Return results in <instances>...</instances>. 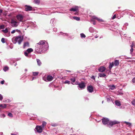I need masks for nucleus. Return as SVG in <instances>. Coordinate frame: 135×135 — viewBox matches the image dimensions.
Wrapping results in <instances>:
<instances>
[{
  "mask_svg": "<svg viewBox=\"0 0 135 135\" xmlns=\"http://www.w3.org/2000/svg\"><path fill=\"white\" fill-rule=\"evenodd\" d=\"M11 135H16V134H13L12 133H11Z\"/></svg>",
  "mask_w": 135,
  "mask_h": 135,
  "instance_id": "nucleus-63",
  "label": "nucleus"
},
{
  "mask_svg": "<svg viewBox=\"0 0 135 135\" xmlns=\"http://www.w3.org/2000/svg\"><path fill=\"white\" fill-rule=\"evenodd\" d=\"M7 104H0V107L2 109L5 108L6 107Z\"/></svg>",
  "mask_w": 135,
  "mask_h": 135,
  "instance_id": "nucleus-18",
  "label": "nucleus"
},
{
  "mask_svg": "<svg viewBox=\"0 0 135 135\" xmlns=\"http://www.w3.org/2000/svg\"><path fill=\"white\" fill-rule=\"evenodd\" d=\"M105 70V68L104 67H100L98 69V71L99 72H103Z\"/></svg>",
  "mask_w": 135,
  "mask_h": 135,
  "instance_id": "nucleus-13",
  "label": "nucleus"
},
{
  "mask_svg": "<svg viewBox=\"0 0 135 135\" xmlns=\"http://www.w3.org/2000/svg\"><path fill=\"white\" fill-rule=\"evenodd\" d=\"M2 31L5 33H6L8 32V30L7 28H6L5 30H2Z\"/></svg>",
  "mask_w": 135,
  "mask_h": 135,
  "instance_id": "nucleus-31",
  "label": "nucleus"
},
{
  "mask_svg": "<svg viewBox=\"0 0 135 135\" xmlns=\"http://www.w3.org/2000/svg\"><path fill=\"white\" fill-rule=\"evenodd\" d=\"M92 18L94 19L97 20V21L100 22H103V20L95 16H93L92 17Z\"/></svg>",
  "mask_w": 135,
  "mask_h": 135,
  "instance_id": "nucleus-12",
  "label": "nucleus"
},
{
  "mask_svg": "<svg viewBox=\"0 0 135 135\" xmlns=\"http://www.w3.org/2000/svg\"><path fill=\"white\" fill-rule=\"evenodd\" d=\"M116 15H114V16H113V17H112V19H114V18H115L116 17Z\"/></svg>",
  "mask_w": 135,
  "mask_h": 135,
  "instance_id": "nucleus-49",
  "label": "nucleus"
},
{
  "mask_svg": "<svg viewBox=\"0 0 135 135\" xmlns=\"http://www.w3.org/2000/svg\"><path fill=\"white\" fill-rule=\"evenodd\" d=\"M64 83L65 84H69L70 83V82L68 80H66L64 82Z\"/></svg>",
  "mask_w": 135,
  "mask_h": 135,
  "instance_id": "nucleus-37",
  "label": "nucleus"
},
{
  "mask_svg": "<svg viewBox=\"0 0 135 135\" xmlns=\"http://www.w3.org/2000/svg\"><path fill=\"white\" fill-rule=\"evenodd\" d=\"M48 47V43L45 40H41L36 44L35 50L36 52L41 54L42 52L46 51Z\"/></svg>",
  "mask_w": 135,
  "mask_h": 135,
  "instance_id": "nucleus-1",
  "label": "nucleus"
},
{
  "mask_svg": "<svg viewBox=\"0 0 135 135\" xmlns=\"http://www.w3.org/2000/svg\"><path fill=\"white\" fill-rule=\"evenodd\" d=\"M133 47H132L130 50V53L131 54H132L133 52Z\"/></svg>",
  "mask_w": 135,
  "mask_h": 135,
  "instance_id": "nucleus-41",
  "label": "nucleus"
},
{
  "mask_svg": "<svg viewBox=\"0 0 135 135\" xmlns=\"http://www.w3.org/2000/svg\"><path fill=\"white\" fill-rule=\"evenodd\" d=\"M80 36L82 38H85L86 37V36L85 35H84L83 33H81L80 34Z\"/></svg>",
  "mask_w": 135,
  "mask_h": 135,
  "instance_id": "nucleus-34",
  "label": "nucleus"
},
{
  "mask_svg": "<svg viewBox=\"0 0 135 135\" xmlns=\"http://www.w3.org/2000/svg\"><path fill=\"white\" fill-rule=\"evenodd\" d=\"M87 90L89 92L92 93L93 91V87L91 86H89L87 87Z\"/></svg>",
  "mask_w": 135,
  "mask_h": 135,
  "instance_id": "nucleus-11",
  "label": "nucleus"
},
{
  "mask_svg": "<svg viewBox=\"0 0 135 135\" xmlns=\"http://www.w3.org/2000/svg\"><path fill=\"white\" fill-rule=\"evenodd\" d=\"M53 31H54L55 32H56L57 31V28H53Z\"/></svg>",
  "mask_w": 135,
  "mask_h": 135,
  "instance_id": "nucleus-44",
  "label": "nucleus"
},
{
  "mask_svg": "<svg viewBox=\"0 0 135 135\" xmlns=\"http://www.w3.org/2000/svg\"><path fill=\"white\" fill-rule=\"evenodd\" d=\"M93 25H95L96 24V23L95 21H93Z\"/></svg>",
  "mask_w": 135,
  "mask_h": 135,
  "instance_id": "nucleus-52",
  "label": "nucleus"
},
{
  "mask_svg": "<svg viewBox=\"0 0 135 135\" xmlns=\"http://www.w3.org/2000/svg\"><path fill=\"white\" fill-rule=\"evenodd\" d=\"M53 79V77L51 75H48L47 77V81H51Z\"/></svg>",
  "mask_w": 135,
  "mask_h": 135,
  "instance_id": "nucleus-14",
  "label": "nucleus"
},
{
  "mask_svg": "<svg viewBox=\"0 0 135 135\" xmlns=\"http://www.w3.org/2000/svg\"><path fill=\"white\" fill-rule=\"evenodd\" d=\"M9 69V68L7 66H5L4 67L3 69L4 71H6Z\"/></svg>",
  "mask_w": 135,
  "mask_h": 135,
  "instance_id": "nucleus-33",
  "label": "nucleus"
},
{
  "mask_svg": "<svg viewBox=\"0 0 135 135\" xmlns=\"http://www.w3.org/2000/svg\"><path fill=\"white\" fill-rule=\"evenodd\" d=\"M42 79L45 81H47V78H46L45 77H43Z\"/></svg>",
  "mask_w": 135,
  "mask_h": 135,
  "instance_id": "nucleus-42",
  "label": "nucleus"
},
{
  "mask_svg": "<svg viewBox=\"0 0 135 135\" xmlns=\"http://www.w3.org/2000/svg\"><path fill=\"white\" fill-rule=\"evenodd\" d=\"M3 99V97L2 95L0 94V101L2 100Z\"/></svg>",
  "mask_w": 135,
  "mask_h": 135,
  "instance_id": "nucleus-40",
  "label": "nucleus"
},
{
  "mask_svg": "<svg viewBox=\"0 0 135 135\" xmlns=\"http://www.w3.org/2000/svg\"><path fill=\"white\" fill-rule=\"evenodd\" d=\"M23 17V16L21 14H19L16 16V18L20 22H22Z\"/></svg>",
  "mask_w": 135,
  "mask_h": 135,
  "instance_id": "nucleus-7",
  "label": "nucleus"
},
{
  "mask_svg": "<svg viewBox=\"0 0 135 135\" xmlns=\"http://www.w3.org/2000/svg\"><path fill=\"white\" fill-rule=\"evenodd\" d=\"M134 45L133 44V43L131 45V48L132 47H133V46Z\"/></svg>",
  "mask_w": 135,
  "mask_h": 135,
  "instance_id": "nucleus-55",
  "label": "nucleus"
},
{
  "mask_svg": "<svg viewBox=\"0 0 135 135\" xmlns=\"http://www.w3.org/2000/svg\"><path fill=\"white\" fill-rule=\"evenodd\" d=\"M69 10L70 11L73 12L76 11L77 12H78L79 11L78 7L77 6H75L74 8H71Z\"/></svg>",
  "mask_w": 135,
  "mask_h": 135,
  "instance_id": "nucleus-9",
  "label": "nucleus"
},
{
  "mask_svg": "<svg viewBox=\"0 0 135 135\" xmlns=\"http://www.w3.org/2000/svg\"><path fill=\"white\" fill-rule=\"evenodd\" d=\"M115 104L118 106H120L121 105L120 102L118 100H116L115 102Z\"/></svg>",
  "mask_w": 135,
  "mask_h": 135,
  "instance_id": "nucleus-16",
  "label": "nucleus"
},
{
  "mask_svg": "<svg viewBox=\"0 0 135 135\" xmlns=\"http://www.w3.org/2000/svg\"><path fill=\"white\" fill-rule=\"evenodd\" d=\"M57 125V124H51V126H52L55 127Z\"/></svg>",
  "mask_w": 135,
  "mask_h": 135,
  "instance_id": "nucleus-43",
  "label": "nucleus"
},
{
  "mask_svg": "<svg viewBox=\"0 0 135 135\" xmlns=\"http://www.w3.org/2000/svg\"><path fill=\"white\" fill-rule=\"evenodd\" d=\"M95 37V38H97L98 37V36L97 35H96Z\"/></svg>",
  "mask_w": 135,
  "mask_h": 135,
  "instance_id": "nucleus-56",
  "label": "nucleus"
},
{
  "mask_svg": "<svg viewBox=\"0 0 135 135\" xmlns=\"http://www.w3.org/2000/svg\"><path fill=\"white\" fill-rule=\"evenodd\" d=\"M132 82H133V83H135V78H133L132 79Z\"/></svg>",
  "mask_w": 135,
  "mask_h": 135,
  "instance_id": "nucleus-50",
  "label": "nucleus"
},
{
  "mask_svg": "<svg viewBox=\"0 0 135 135\" xmlns=\"http://www.w3.org/2000/svg\"><path fill=\"white\" fill-rule=\"evenodd\" d=\"M107 100L108 101H110V98L109 97L107 98Z\"/></svg>",
  "mask_w": 135,
  "mask_h": 135,
  "instance_id": "nucleus-51",
  "label": "nucleus"
},
{
  "mask_svg": "<svg viewBox=\"0 0 135 135\" xmlns=\"http://www.w3.org/2000/svg\"><path fill=\"white\" fill-rule=\"evenodd\" d=\"M73 18L75 20H76L77 21H79L80 20V17H75V16H74L73 17Z\"/></svg>",
  "mask_w": 135,
  "mask_h": 135,
  "instance_id": "nucleus-29",
  "label": "nucleus"
},
{
  "mask_svg": "<svg viewBox=\"0 0 135 135\" xmlns=\"http://www.w3.org/2000/svg\"><path fill=\"white\" fill-rule=\"evenodd\" d=\"M4 80H2L1 82V83L2 84H4Z\"/></svg>",
  "mask_w": 135,
  "mask_h": 135,
  "instance_id": "nucleus-48",
  "label": "nucleus"
},
{
  "mask_svg": "<svg viewBox=\"0 0 135 135\" xmlns=\"http://www.w3.org/2000/svg\"><path fill=\"white\" fill-rule=\"evenodd\" d=\"M69 17H70V18L71 19H72V18H73V17L71 16H70Z\"/></svg>",
  "mask_w": 135,
  "mask_h": 135,
  "instance_id": "nucleus-62",
  "label": "nucleus"
},
{
  "mask_svg": "<svg viewBox=\"0 0 135 135\" xmlns=\"http://www.w3.org/2000/svg\"><path fill=\"white\" fill-rule=\"evenodd\" d=\"M2 111V110L1 109V108H0V112H1Z\"/></svg>",
  "mask_w": 135,
  "mask_h": 135,
  "instance_id": "nucleus-64",
  "label": "nucleus"
},
{
  "mask_svg": "<svg viewBox=\"0 0 135 135\" xmlns=\"http://www.w3.org/2000/svg\"><path fill=\"white\" fill-rule=\"evenodd\" d=\"M70 80L71 81V84H74L73 83H74L75 82L76 80L75 78H72L70 79Z\"/></svg>",
  "mask_w": 135,
  "mask_h": 135,
  "instance_id": "nucleus-28",
  "label": "nucleus"
},
{
  "mask_svg": "<svg viewBox=\"0 0 135 135\" xmlns=\"http://www.w3.org/2000/svg\"><path fill=\"white\" fill-rule=\"evenodd\" d=\"M17 65V63H15V65H14V66H16Z\"/></svg>",
  "mask_w": 135,
  "mask_h": 135,
  "instance_id": "nucleus-61",
  "label": "nucleus"
},
{
  "mask_svg": "<svg viewBox=\"0 0 135 135\" xmlns=\"http://www.w3.org/2000/svg\"><path fill=\"white\" fill-rule=\"evenodd\" d=\"M124 123H125L126 125H128L129 127H130L131 126V123H130L126 121L124 122Z\"/></svg>",
  "mask_w": 135,
  "mask_h": 135,
  "instance_id": "nucleus-30",
  "label": "nucleus"
},
{
  "mask_svg": "<svg viewBox=\"0 0 135 135\" xmlns=\"http://www.w3.org/2000/svg\"><path fill=\"white\" fill-rule=\"evenodd\" d=\"M7 115L9 117H13L12 114L11 113H9Z\"/></svg>",
  "mask_w": 135,
  "mask_h": 135,
  "instance_id": "nucleus-35",
  "label": "nucleus"
},
{
  "mask_svg": "<svg viewBox=\"0 0 135 135\" xmlns=\"http://www.w3.org/2000/svg\"><path fill=\"white\" fill-rule=\"evenodd\" d=\"M109 87L110 88V89L112 90L114 89L115 88V86L113 85H110Z\"/></svg>",
  "mask_w": 135,
  "mask_h": 135,
  "instance_id": "nucleus-26",
  "label": "nucleus"
},
{
  "mask_svg": "<svg viewBox=\"0 0 135 135\" xmlns=\"http://www.w3.org/2000/svg\"><path fill=\"white\" fill-rule=\"evenodd\" d=\"M4 27V26L3 25H1L0 26V29H3Z\"/></svg>",
  "mask_w": 135,
  "mask_h": 135,
  "instance_id": "nucleus-46",
  "label": "nucleus"
},
{
  "mask_svg": "<svg viewBox=\"0 0 135 135\" xmlns=\"http://www.w3.org/2000/svg\"><path fill=\"white\" fill-rule=\"evenodd\" d=\"M5 38H3L1 39V41L2 43H4L5 42Z\"/></svg>",
  "mask_w": 135,
  "mask_h": 135,
  "instance_id": "nucleus-39",
  "label": "nucleus"
},
{
  "mask_svg": "<svg viewBox=\"0 0 135 135\" xmlns=\"http://www.w3.org/2000/svg\"><path fill=\"white\" fill-rule=\"evenodd\" d=\"M10 23L11 24V26L13 27H16L18 25V22L13 19L11 20Z\"/></svg>",
  "mask_w": 135,
  "mask_h": 135,
  "instance_id": "nucleus-5",
  "label": "nucleus"
},
{
  "mask_svg": "<svg viewBox=\"0 0 135 135\" xmlns=\"http://www.w3.org/2000/svg\"><path fill=\"white\" fill-rule=\"evenodd\" d=\"M60 33L61 35H63V36H68L69 38L70 37V36H69V34L67 33H63L62 32H60Z\"/></svg>",
  "mask_w": 135,
  "mask_h": 135,
  "instance_id": "nucleus-24",
  "label": "nucleus"
},
{
  "mask_svg": "<svg viewBox=\"0 0 135 135\" xmlns=\"http://www.w3.org/2000/svg\"><path fill=\"white\" fill-rule=\"evenodd\" d=\"M89 30V31L91 33H93L94 31V29L92 27H90Z\"/></svg>",
  "mask_w": 135,
  "mask_h": 135,
  "instance_id": "nucleus-19",
  "label": "nucleus"
},
{
  "mask_svg": "<svg viewBox=\"0 0 135 135\" xmlns=\"http://www.w3.org/2000/svg\"><path fill=\"white\" fill-rule=\"evenodd\" d=\"M66 71L68 72H70L71 71L69 70H66Z\"/></svg>",
  "mask_w": 135,
  "mask_h": 135,
  "instance_id": "nucleus-58",
  "label": "nucleus"
},
{
  "mask_svg": "<svg viewBox=\"0 0 135 135\" xmlns=\"http://www.w3.org/2000/svg\"><path fill=\"white\" fill-rule=\"evenodd\" d=\"M123 91L121 89L119 90L118 92L117 95H123Z\"/></svg>",
  "mask_w": 135,
  "mask_h": 135,
  "instance_id": "nucleus-20",
  "label": "nucleus"
},
{
  "mask_svg": "<svg viewBox=\"0 0 135 135\" xmlns=\"http://www.w3.org/2000/svg\"><path fill=\"white\" fill-rule=\"evenodd\" d=\"M37 65L39 66H40L41 64V61L39 59H37Z\"/></svg>",
  "mask_w": 135,
  "mask_h": 135,
  "instance_id": "nucleus-25",
  "label": "nucleus"
},
{
  "mask_svg": "<svg viewBox=\"0 0 135 135\" xmlns=\"http://www.w3.org/2000/svg\"><path fill=\"white\" fill-rule=\"evenodd\" d=\"M114 64L113 62L112 63H110L109 66V69L110 70L114 66Z\"/></svg>",
  "mask_w": 135,
  "mask_h": 135,
  "instance_id": "nucleus-21",
  "label": "nucleus"
},
{
  "mask_svg": "<svg viewBox=\"0 0 135 135\" xmlns=\"http://www.w3.org/2000/svg\"><path fill=\"white\" fill-rule=\"evenodd\" d=\"M26 47H29V43L28 42H27L24 43L23 45V48H25Z\"/></svg>",
  "mask_w": 135,
  "mask_h": 135,
  "instance_id": "nucleus-15",
  "label": "nucleus"
},
{
  "mask_svg": "<svg viewBox=\"0 0 135 135\" xmlns=\"http://www.w3.org/2000/svg\"><path fill=\"white\" fill-rule=\"evenodd\" d=\"M5 117V115L4 114H0V117L1 118H4Z\"/></svg>",
  "mask_w": 135,
  "mask_h": 135,
  "instance_id": "nucleus-36",
  "label": "nucleus"
},
{
  "mask_svg": "<svg viewBox=\"0 0 135 135\" xmlns=\"http://www.w3.org/2000/svg\"><path fill=\"white\" fill-rule=\"evenodd\" d=\"M0 135H3L2 132H0Z\"/></svg>",
  "mask_w": 135,
  "mask_h": 135,
  "instance_id": "nucleus-57",
  "label": "nucleus"
},
{
  "mask_svg": "<svg viewBox=\"0 0 135 135\" xmlns=\"http://www.w3.org/2000/svg\"><path fill=\"white\" fill-rule=\"evenodd\" d=\"M10 36V32H9V33L7 35V36L8 37Z\"/></svg>",
  "mask_w": 135,
  "mask_h": 135,
  "instance_id": "nucleus-54",
  "label": "nucleus"
},
{
  "mask_svg": "<svg viewBox=\"0 0 135 135\" xmlns=\"http://www.w3.org/2000/svg\"><path fill=\"white\" fill-rule=\"evenodd\" d=\"M99 76L100 77H104L106 76V75L103 73H99Z\"/></svg>",
  "mask_w": 135,
  "mask_h": 135,
  "instance_id": "nucleus-23",
  "label": "nucleus"
},
{
  "mask_svg": "<svg viewBox=\"0 0 135 135\" xmlns=\"http://www.w3.org/2000/svg\"><path fill=\"white\" fill-rule=\"evenodd\" d=\"M35 2L36 4H39L40 2V1L39 0H35Z\"/></svg>",
  "mask_w": 135,
  "mask_h": 135,
  "instance_id": "nucleus-38",
  "label": "nucleus"
},
{
  "mask_svg": "<svg viewBox=\"0 0 135 135\" xmlns=\"http://www.w3.org/2000/svg\"><path fill=\"white\" fill-rule=\"evenodd\" d=\"M55 18L52 19L50 21V23L53 24V25L55 23Z\"/></svg>",
  "mask_w": 135,
  "mask_h": 135,
  "instance_id": "nucleus-27",
  "label": "nucleus"
},
{
  "mask_svg": "<svg viewBox=\"0 0 135 135\" xmlns=\"http://www.w3.org/2000/svg\"><path fill=\"white\" fill-rule=\"evenodd\" d=\"M3 12V10L2 9H0V16L1 15Z\"/></svg>",
  "mask_w": 135,
  "mask_h": 135,
  "instance_id": "nucleus-47",
  "label": "nucleus"
},
{
  "mask_svg": "<svg viewBox=\"0 0 135 135\" xmlns=\"http://www.w3.org/2000/svg\"><path fill=\"white\" fill-rule=\"evenodd\" d=\"M25 6L26 7L25 8V11H27L32 10V7L31 6L26 5Z\"/></svg>",
  "mask_w": 135,
  "mask_h": 135,
  "instance_id": "nucleus-10",
  "label": "nucleus"
},
{
  "mask_svg": "<svg viewBox=\"0 0 135 135\" xmlns=\"http://www.w3.org/2000/svg\"><path fill=\"white\" fill-rule=\"evenodd\" d=\"M23 40V37L21 35L16 36L15 38L12 39V41L13 44H15L18 42L19 45L21 44Z\"/></svg>",
  "mask_w": 135,
  "mask_h": 135,
  "instance_id": "nucleus-3",
  "label": "nucleus"
},
{
  "mask_svg": "<svg viewBox=\"0 0 135 135\" xmlns=\"http://www.w3.org/2000/svg\"><path fill=\"white\" fill-rule=\"evenodd\" d=\"M33 49L31 48L28 49L26 51L24 52V54L26 56L29 57L30 56L28 54L30 53L31 52H33Z\"/></svg>",
  "mask_w": 135,
  "mask_h": 135,
  "instance_id": "nucleus-6",
  "label": "nucleus"
},
{
  "mask_svg": "<svg viewBox=\"0 0 135 135\" xmlns=\"http://www.w3.org/2000/svg\"><path fill=\"white\" fill-rule=\"evenodd\" d=\"M16 30V31L17 32H18V31H20V30H18V29H16V30Z\"/></svg>",
  "mask_w": 135,
  "mask_h": 135,
  "instance_id": "nucleus-59",
  "label": "nucleus"
},
{
  "mask_svg": "<svg viewBox=\"0 0 135 135\" xmlns=\"http://www.w3.org/2000/svg\"><path fill=\"white\" fill-rule=\"evenodd\" d=\"M33 73V75L34 76H37L38 75V72H32Z\"/></svg>",
  "mask_w": 135,
  "mask_h": 135,
  "instance_id": "nucleus-32",
  "label": "nucleus"
},
{
  "mask_svg": "<svg viewBox=\"0 0 135 135\" xmlns=\"http://www.w3.org/2000/svg\"><path fill=\"white\" fill-rule=\"evenodd\" d=\"M16 32V30H13L11 32V33L12 34H13L14 33Z\"/></svg>",
  "mask_w": 135,
  "mask_h": 135,
  "instance_id": "nucleus-45",
  "label": "nucleus"
},
{
  "mask_svg": "<svg viewBox=\"0 0 135 135\" xmlns=\"http://www.w3.org/2000/svg\"><path fill=\"white\" fill-rule=\"evenodd\" d=\"M75 84L78 85V87H79L81 89H84L85 87V85L84 82H81L78 84Z\"/></svg>",
  "mask_w": 135,
  "mask_h": 135,
  "instance_id": "nucleus-8",
  "label": "nucleus"
},
{
  "mask_svg": "<svg viewBox=\"0 0 135 135\" xmlns=\"http://www.w3.org/2000/svg\"><path fill=\"white\" fill-rule=\"evenodd\" d=\"M114 64L115 66H118L119 65V61L117 60H115Z\"/></svg>",
  "mask_w": 135,
  "mask_h": 135,
  "instance_id": "nucleus-17",
  "label": "nucleus"
},
{
  "mask_svg": "<svg viewBox=\"0 0 135 135\" xmlns=\"http://www.w3.org/2000/svg\"><path fill=\"white\" fill-rule=\"evenodd\" d=\"M91 78L92 79H95V77H94V76H92L91 77Z\"/></svg>",
  "mask_w": 135,
  "mask_h": 135,
  "instance_id": "nucleus-53",
  "label": "nucleus"
},
{
  "mask_svg": "<svg viewBox=\"0 0 135 135\" xmlns=\"http://www.w3.org/2000/svg\"><path fill=\"white\" fill-rule=\"evenodd\" d=\"M43 128L40 126H37L35 129V133H41L42 132Z\"/></svg>",
  "mask_w": 135,
  "mask_h": 135,
  "instance_id": "nucleus-4",
  "label": "nucleus"
},
{
  "mask_svg": "<svg viewBox=\"0 0 135 135\" xmlns=\"http://www.w3.org/2000/svg\"><path fill=\"white\" fill-rule=\"evenodd\" d=\"M35 77H32V80H33L35 78Z\"/></svg>",
  "mask_w": 135,
  "mask_h": 135,
  "instance_id": "nucleus-60",
  "label": "nucleus"
},
{
  "mask_svg": "<svg viewBox=\"0 0 135 135\" xmlns=\"http://www.w3.org/2000/svg\"><path fill=\"white\" fill-rule=\"evenodd\" d=\"M46 123L45 121H43L42 124L41 126H40L43 129L44 128L45 126L46 125Z\"/></svg>",
  "mask_w": 135,
  "mask_h": 135,
  "instance_id": "nucleus-22",
  "label": "nucleus"
},
{
  "mask_svg": "<svg viewBox=\"0 0 135 135\" xmlns=\"http://www.w3.org/2000/svg\"><path fill=\"white\" fill-rule=\"evenodd\" d=\"M103 124L104 125H107V126L110 128L114 124H118L119 122L116 120L110 121L109 119L106 118H104L102 119Z\"/></svg>",
  "mask_w": 135,
  "mask_h": 135,
  "instance_id": "nucleus-2",
  "label": "nucleus"
}]
</instances>
